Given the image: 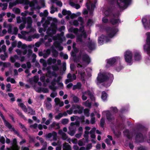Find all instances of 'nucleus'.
Instances as JSON below:
<instances>
[{
    "label": "nucleus",
    "instance_id": "nucleus-1",
    "mask_svg": "<svg viewBox=\"0 0 150 150\" xmlns=\"http://www.w3.org/2000/svg\"><path fill=\"white\" fill-rule=\"evenodd\" d=\"M109 1L108 2V3L111 4V5L109 6L105 11L104 14L107 17L112 16L114 18H118L119 16V13H113V11L115 8V6L114 5V1Z\"/></svg>",
    "mask_w": 150,
    "mask_h": 150
},
{
    "label": "nucleus",
    "instance_id": "nucleus-2",
    "mask_svg": "<svg viewBox=\"0 0 150 150\" xmlns=\"http://www.w3.org/2000/svg\"><path fill=\"white\" fill-rule=\"evenodd\" d=\"M50 26L47 28V36L52 37L53 35L56 34L57 30V25L55 23L57 22V20L56 18H53Z\"/></svg>",
    "mask_w": 150,
    "mask_h": 150
},
{
    "label": "nucleus",
    "instance_id": "nucleus-3",
    "mask_svg": "<svg viewBox=\"0 0 150 150\" xmlns=\"http://www.w3.org/2000/svg\"><path fill=\"white\" fill-rule=\"evenodd\" d=\"M113 75L111 74H107L105 73H99L97 78V84L108 81L110 77H113Z\"/></svg>",
    "mask_w": 150,
    "mask_h": 150
},
{
    "label": "nucleus",
    "instance_id": "nucleus-4",
    "mask_svg": "<svg viewBox=\"0 0 150 150\" xmlns=\"http://www.w3.org/2000/svg\"><path fill=\"white\" fill-rule=\"evenodd\" d=\"M114 1L117 2V7L119 8L120 10H123L127 8L128 6L130 4L132 1Z\"/></svg>",
    "mask_w": 150,
    "mask_h": 150
},
{
    "label": "nucleus",
    "instance_id": "nucleus-5",
    "mask_svg": "<svg viewBox=\"0 0 150 150\" xmlns=\"http://www.w3.org/2000/svg\"><path fill=\"white\" fill-rule=\"evenodd\" d=\"M105 30L108 33V36L110 38L113 37L118 31V29L115 27H108L105 28Z\"/></svg>",
    "mask_w": 150,
    "mask_h": 150
},
{
    "label": "nucleus",
    "instance_id": "nucleus-6",
    "mask_svg": "<svg viewBox=\"0 0 150 150\" xmlns=\"http://www.w3.org/2000/svg\"><path fill=\"white\" fill-rule=\"evenodd\" d=\"M147 36L146 40V44L144 46V49L146 51L147 54L150 56V33L147 32L146 33Z\"/></svg>",
    "mask_w": 150,
    "mask_h": 150
},
{
    "label": "nucleus",
    "instance_id": "nucleus-7",
    "mask_svg": "<svg viewBox=\"0 0 150 150\" xmlns=\"http://www.w3.org/2000/svg\"><path fill=\"white\" fill-rule=\"evenodd\" d=\"M79 57H81L83 62L89 64L91 62V59L89 56L86 53L83 52L79 53Z\"/></svg>",
    "mask_w": 150,
    "mask_h": 150
},
{
    "label": "nucleus",
    "instance_id": "nucleus-8",
    "mask_svg": "<svg viewBox=\"0 0 150 150\" xmlns=\"http://www.w3.org/2000/svg\"><path fill=\"white\" fill-rule=\"evenodd\" d=\"M64 34L63 32H62L59 34H57V35L53 37V39L54 40H58V41L60 42L61 43H62L64 40H66V38L64 36Z\"/></svg>",
    "mask_w": 150,
    "mask_h": 150
},
{
    "label": "nucleus",
    "instance_id": "nucleus-9",
    "mask_svg": "<svg viewBox=\"0 0 150 150\" xmlns=\"http://www.w3.org/2000/svg\"><path fill=\"white\" fill-rule=\"evenodd\" d=\"M132 53L131 52L127 50L125 53L124 57L126 62L130 63L132 60Z\"/></svg>",
    "mask_w": 150,
    "mask_h": 150
},
{
    "label": "nucleus",
    "instance_id": "nucleus-10",
    "mask_svg": "<svg viewBox=\"0 0 150 150\" xmlns=\"http://www.w3.org/2000/svg\"><path fill=\"white\" fill-rule=\"evenodd\" d=\"M135 139L136 142L137 143H142L144 141V137L143 134L139 132H137L136 134Z\"/></svg>",
    "mask_w": 150,
    "mask_h": 150
},
{
    "label": "nucleus",
    "instance_id": "nucleus-11",
    "mask_svg": "<svg viewBox=\"0 0 150 150\" xmlns=\"http://www.w3.org/2000/svg\"><path fill=\"white\" fill-rule=\"evenodd\" d=\"M91 1H87V2L86 4V6L88 10H90V6H91V8L92 10H93L96 7L95 4L97 1H96L94 3H93Z\"/></svg>",
    "mask_w": 150,
    "mask_h": 150
},
{
    "label": "nucleus",
    "instance_id": "nucleus-12",
    "mask_svg": "<svg viewBox=\"0 0 150 150\" xmlns=\"http://www.w3.org/2000/svg\"><path fill=\"white\" fill-rule=\"evenodd\" d=\"M24 1H15L13 2H10L9 4V8H11L14 6L18 4H22L24 3Z\"/></svg>",
    "mask_w": 150,
    "mask_h": 150
},
{
    "label": "nucleus",
    "instance_id": "nucleus-13",
    "mask_svg": "<svg viewBox=\"0 0 150 150\" xmlns=\"http://www.w3.org/2000/svg\"><path fill=\"white\" fill-rule=\"evenodd\" d=\"M96 45V42H95L91 40L88 42L87 47L90 50H92L95 49Z\"/></svg>",
    "mask_w": 150,
    "mask_h": 150
},
{
    "label": "nucleus",
    "instance_id": "nucleus-14",
    "mask_svg": "<svg viewBox=\"0 0 150 150\" xmlns=\"http://www.w3.org/2000/svg\"><path fill=\"white\" fill-rule=\"evenodd\" d=\"M72 107L73 109H77L78 112H79V114H81L83 112V107H81L80 106L76 104L72 105Z\"/></svg>",
    "mask_w": 150,
    "mask_h": 150
},
{
    "label": "nucleus",
    "instance_id": "nucleus-15",
    "mask_svg": "<svg viewBox=\"0 0 150 150\" xmlns=\"http://www.w3.org/2000/svg\"><path fill=\"white\" fill-rule=\"evenodd\" d=\"M32 1L30 2V1H24L25 4H29L30 6L31 7H34L35 4L37 3L38 2V1Z\"/></svg>",
    "mask_w": 150,
    "mask_h": 150
},
{
    "label": "nucleus",
    "instance_id": "nucleus-16",
    "mask_svg": "<svg viewBox=\"0 0 150 150\" xmlns=\"http://www.w3.org/2000/svg\"><path fill=\"white\" fill-rule=\"evenodd\" d=\"M115 18L112 17L111 18L110 20V22L113 25H115L118 23L119 22H120V20L119 19H116Z\"/></svg>",
    "mask_w": 150,
    "mask_h": 150
},
{
    "label": "nucleus",
    "instance_id": "nucleus-17",
    "mask_svg": "<svg viewBox=\"0 0 150 150\" xmlns=\"http://www.w3.org/2000/svg\"><path fill=\"white\" fill-rule=\"evenodd\" d=\"M106 38L105 36L102 35L100 36L98 38V44L102 45L103 44V42H105V38Z\"/></svg>",
    "mask_w": 150,
    "mask_h": 150
},
{
    "label": "nucleus",
    "instance_id": "nucleus-18",
    "mask_svg": "<svg viewBox=\"0 0 150 150\" xmlns=\"http://www.w3.org/2000/svg\"><path fill=\"white\" fill-rule=\"evenodd\" d=\"M116 61L115 57H114L111 58L108 60L107 63L110 66H112L114 64Z\"/></svg>",
    "mask_w": 150,
    "mask_h": 150
},
{
    "label": "nucleus",
    "instance_id": "nucleus-19",
    "mask_svg": "<svg viewBox=\"0 0 150 150\" xmlns=\"http://www.w3.org/2000/svg\"><path fill=\"white\" fill-rule=\"evenodd\" d=\"M82 84L80 82H78L76 84L73 86L72 89L75 90L76 89L80 90L81 89Z\"/></svg>",
    "mask_w": 150,
    "mask_h": 150
},
{
    "label": "nucleus",
    "instance_id": "nucleus-20",
    "mask_svg": "<svg viewBox=\"0 0 150 150\" xmlns=\"http://www.w3.org/2000/svg\"><path fill=\"white\" fill-rule=\"evenodd\" d=\"M62 148L63 150H71L70 145L66 142L63 144Z\"/></svg>",
    "mask_w": 150,
    "mask_h": 150
},
{
    "label": "nucleus",
    "instance_id": "nucleus-21",
    "mask_svg": "<svg viewBox=\"0 0 150 150\" xmlns=\"http://www.w3.org/2000/svg\"><path fill=\"white\" fill-rule=\"evenodd\" d=\"M134 58L136 61H139L141 58V56L140 53L139 52H136L134 54Z\"/></svg>",
    "mask_w": 150,
    "mask_h": 150
},
{
    "label": "nucleus",
    "instance_id": "nucleus-22",
    "mask_svg": "<svg viewBox=\"0 0 150 150\" xmlns=\"http://www.w3.org/2000/svg\"><path fill=\"white\" fill-rule=\"evenodd\" d=\"M27 112L28 114H30L31 115H34L35 114V110H34L30 106H28Z\"/></svg>",
    "mask_w": 150,
    "mask_h": 150
},
{
    "label": "nucleus",
    "instance_id": "nucleus-23",
    "mask_svg": "<svg viewBox=\"0 0 150 150\" xmlns=\"http://www.w3.org/2000/svg\"><path fill=\"white\" fill-rule=\"evenodd\" d=\"M16 112L18 115L21 118L23 119L24 120H26L27 119L24 115L23 114L22 112L20 111L19 110L17 109L16 110Z\"/></svg>",
    "mask_w": 150,
    "mask_h": 150
},
{
    "label": "nucleus",
    "instance_id": "nucleus-24",
    "mask_svg": "<svg viewBox=\"0 0 150 150\" xmlns=\"http://www.w3.org/2000/svg\"><path fill=\"white\" fill-rule=\"evenodd\" d=\"M106 116L107 119L110 122L111 121L113 118L112 114L110 112L106 113Z\"/></svg>",
    "mask_w": 150,
    "mask_h": 150
},
{
    "label": "nucleus",
    "instance_id": "nucleus-25",
    "mask_svg": "<svg viewBox=\"0 0 150 150\" xmlns=\"http://www.w3.org/2000/svg\"><path fill=\"white\" fill-rule=\"evenodd\" d=\"M79 74H80L82 81H85V77L86 74L83 71L81 70L78 71Z\"/></svg>",
    "mask_w": 150,
    "mask_h": 150
},
{
    "label": "nucleus",
    "instance_id": "nucleus-26",
    "mask_svg": "<svg viewBox=\"0 0 150 150\" xmlns=\"http://www.w3.org/2000/svg\"><path fill=\"white\" fill-rule=\"evenodd\" d=\"M67 78L68 79H70L71 80H75L76 78V75L75 74H73L72 76L71 74L69 73L67 75Z\"/></svg>",
    "mask_w": 150,
    "mask_h": 150
},
{
    "label": "nucleus",
    "instance_id": "nucleus-27",
    "mask_svg": "<svg viewBox=\"0 0 150 150\" xmlns=\"http://www.w3.org/2000/svg\"><path fill=\"white\" fill-rule=\"evenodd\" d=\"M107 98V94L105 91H103L102 92L101 98L104 101L106 100Z\"/></svg>",
    "mask_w": 150,
    "mask_h": 150
},
{
    "label": "nucleus",
    "instance_id": "nucleus-28",
    "mask_svg": "<svg viewBox=\"0 0 150 150\" xmlns=\"http://www.w3.org/2000/svg\"><path fill=\"white\" fill-rule=\"evenodd\" d=\"M62 13L64 16L66 15H70L71 13L70 11H67L65 9H64L62 11Z\"/></svg>",
    "mask_w": 150,
    "mask_h": 150
},
{
    "label": "nucleus",
    "instance_id": "nucleus-29",
    "mask_svg": "<svg viewBox=\"0 0 150 150\" xmlns=\"http://www.w3.org/2000/svg\"><path fill=\"white\" fill-rule=\"evenodd\" d=\"M4 122V123L5 126L8 128L9 129H11L12 128V125L6 120L5 119L3 120Z\"/></svg>",
    "mask_w": 150,
    "mask_h": 150
},
{
    "label": "nucleus",
    "instance_id": "nucleus-30",
    "mask_svg": "<svg viewBox=\"0 0 150 150\" xmlns=\"http://www.w3.org/2000/svg\"><path fill=\"white\" fill-rule=\"evenodd\" d=\"M49 67H47V74H51V75L54 76L55 77H56L57 76V74H56V72L54 71H53L51 72L49 70Z\"/></svg>",
    "mask_w": 150,
    "mask_h": 150
},
{
    "label": "nucleus",
    "instance_id": "nucleus-31",
    "mask_svg": "<svg viewBox=\"0 0 150 150\" xmlns=\"http://www.w3.org/2000/svg\"><path fill=\"white\" fill-rule=\"evenodd\" d=\"M86 93V94L90 96L91 99L93 100L94 99V97L93 94L90 91L88 90Z\"/></svg>",
    "mask_w": 150,
    "mask_h": 150
},
{
    "label": "nucleus",
    "instance_id": "nucleus-32",
    "mask_svg": "<svg viewBox=\"0 0 150 150\" xmlns=\"http://www.w3.org/2000/svg\"><path fill=\"white\" fill-rule=\"evenodd\" d=\"M53 3H56L58 6L61 7L62 6V3L60 1H51Z\"/></svg>",
    "mask_w": 150,
    "mask_h": 150
},
{
    "label": "nucleus",
    "instance_id": "nucleus-33",
    "mask_svg": "<svg viewBox=\"0 0 150 150\" xmlns=\"http://www.w3.org/2000/svg\"><path fill=\"white\" fill-rule=\"evenodd\" d=\"M28 137L29 139V142L30 144H31L35 142V138L34 137L31 136L30 135L28 136Z\"/></svg>",
    "mask_w": 150,
    "mask_h": 150
},
{
    "label": "nucleus",
    "instance_id": "nucleus-34",
    "mask_svg": "<svg viewBox=\"0 0 150 150\" xmlns=\"http://www.w3.org/2000/svg\"><path fill=\"white\" fill-rule=\"evenodd\" d=\"M52 56L54 57H57L58 55V52L55 49L53 50H52Z\"/></svg>",
    "mask_w": 150,
    "mask_h": 150
},
{
    "label": "nucleus",
    "instance_id": "nucleus-35",
    "mask_svg": "<svg viewBox=\"0 0 150 150\" xmlns=\"http://www.w3.org/2000/svg\"><path fill=\"white\" fill-rule=\"evenodd\" d=\"M40 62L42 64V65L44 67H47V62L43 59H40Z\"/></svg>",
    "mask_w": 150,
    "mask_h": 150
},
{
    "label": "nucleus",
    "instance_id": "nucleus-36",
    "mask_svg": "<svg viewBox=\"0 0 150 150\" xmlns=\"http://www.w3.org/2000/svg\"><path fill=\"white\" fill-rule=\"evenodd\" d=\"M89 132L88 131H85L84 132V134L83 135V137L85 138L87 142L88 138V134Z\"/></svg>",
    "mask_w": 150,
    "mask_h": 150
},
{
    "label": "nucleus",
    "instance_id": "nucleus-37",
    "mask_svg": "<svg viewBox=\"0 0 150 150\" xmlns=\"http://www.w3.org/2000/svg\"><path fill=\"white\" fill-rule=\"evenodd\" d=\"M125 132V133H127L126 136L127 139L129 140L132 139V138L129 132V130L126 129Z\"/></svg>",
    "mask_w": 150,
    "mask_h": 150
},
{
    "label": "nucleus",
    "instance_id": "nucleus-38",
    "mask_svg": "<svg viewBox=\"0 0 150 150\" xmlns=\"http://www.w3.org/2000/svg\"><path fill=\"white\" fill-rule=\"evenodd\" d=\"M51 67L52 70L54 71H57L59 70V67L56 64L52 65Z\"/></svg>",
    "mask_w": 150,
    "mask_h": 150
},
{
    "label": "nucleus",
    "instance_id": "nucleus-39",
    "mask_svg": "<svg viewBox=\"0 0 150 150\" xmlns=\"http://www.w3.org/2000/svg\"><path fill=\"white\" fill-rule=\"evenodd\" d=\"M73 99L74 103H78L79 100V98L76 96H74L73 97Z\"/></svg>",
    "mask_w": 150,
    "mask_h": 150
},
{
    "label": "nucleus",
    "instance_id": "nucleus-40",
    "mask_svg": "<svg viewBox=\"0 0 150 150\" xmlns=\"http://www.w3.org/2000/svg\"><path fill=\"white\" fill-rule=\"evenodd\" d=\"M83 36V34H81L80 35L77 36L76 37V40L79 41L81 42L82 41V37Z\"/></svg>",
    "mask_w": 150,
    "mask_h": 150
},
{
    "label": "nucleus",
    "instance_id": "nucleus-41",
    "mask_svg": "<svg viewBox=\"0 0 150 150\" xmlns=\"http://www.w3.org/2000/svg\"><path fill=\"white\" fill-rule=\"evenodd\" d=\"M84 113L85 115L87 117L89 115V110L88 109L86 108L84 110Z\"/></svg>",
    "mask_w": 150,
    "mask_h": 150
},
{
    "label": "nucleus",
    "instance_id": "nucleus-42",
    "mask_svg": "<svg viewBox=\"0 0 150 150\" xmlns=\"http://www.w3.org/2000/svg\"><path fill=\"white\" fill-rule=\"evenodd\" d=\"M62 43L60 42L57 41L54 42L53 45L56 47L57 48L61 45V44Z\"/></svg>",
    "mask_w": 150,
    "mask_h": 150
},
{
    "label": "nucleus",
    "instance_id": "nucleus-43",
    "mask_svg": "<svg viewBox=\"0 0 150 150\" xmlns=\"http://www.w3.org/2000/svg\"><path fill=\"white\" fill-rule=\"evenodd\" d=\"M66 36L68 38H71L72 39H74L75 37V36L73 34H70L69 33L67 34L66 35Z\"/></svg>",
    "mask_w": 150,
    "mask_h": 150
},
{
    "label": "nucleus",
    "instance_id": "nucleus-44",
    "mask_svg": "<svg viewBox=\"0 0 150 150\" xmlns=\"http://www.w3.org/2000/svg\"><path fill=\"white\" fill-rule=\"evenodd\" d=\"M3 6V7L2 8V10H4L6 9L7 8V6H8V4L7 3H4L3 4L2 3V5H1V7Z\"/></svg>",
    "mask_w": 150,
    "mask_h": 150
},
{
    "label": "nucleus",
    "instance_id": "nucleus-45",
    "mask_svg": "<svg viewBox=\"0 0 150 150\" xmlns=\"http://www.w3.org/2000/svg\"><path fill=\"white\" fill-rule=\"evenodd\" d=\"M76 117L78 118V119L80 120L81 123H83L84 122L85 117L84 116L82 115L80 117Z\"/></svg>",
    "mask_w": 150,
    "mask_h": 150
},
{
    "label": "nucleus",
    "instance_id": "nucleus-46",
    "mask_svg": "<svg viewBox=\"0 0 150 150\" xmlns=\"http://www.w3.org/2000/svg\"><path fill=\"white\" fill-rule=\"evenodd\" d=\"M105 123V121L104 119L101 118L100 121V126L102 128L104 127V125Z\"/></svg>",
    "mask_w": 150,
    "mask_h": 150
},
{
    "label": "nucleus",
    "instance_id": "nucleus-47",
    "mask_svg": "<svg viewBox=\"0 0 150 150\" xmlns=\"http://www.w3.org/2000/svg\"><path fill=\"white\" fill-rule=\"evenodd\" d=\"M75 53L72 51L71 52V56L74 57V60L75 62L76 61V54Z\"/></svg>",
    "mask_w": 150,
    "mask_h": 150
},
{
    "label": "nucleus",
    "instance_id": "nucleus-48",
    "mask_svg": "<svg viewBox=\"0 0 150 150\" xmlns=\"http://www.w3.org/2000/svg\"><path fill=\"white\" fill-rule=\"evenodd\" d=\"M6 87L7 88L6 91L7 92H11V90L10 89L11 88V84L9 83H8L6 86Z\"/></svg>",
    "mask_w": 150,
    "mask_h": 150
},
{
    "label": "nucleus",
    "instance_id": "nucleus-49",
    "mask_svg": "<svg viewBox=\"0 0 150 150\" xmlns=\"http://www.w3.org/2000/svg\"><path fill=\"white\" fill-rule=\"evenodd\" d=\"M40 17L47 16V10H45L44 11V13L41 12L40 13Z\"/></svg>",
    "mask_w": 150,
    "mask_h": 150
},
{
    "label": "nucleus",
    "instance_id": "nucleus-50",
    "mask_svg": "<svg viewBox=\"0 0 150 150\" xmlns=\"http://www.w3.org/2000/svg\"><path fill=\"white\" fill-rule=\"evenodd\" d=\"M69 122V120L66 118H64L62 119V123L63 125H65L67 124Z\"/></svg>",
    "mask_w": 150,
    "mask_h": 150
},
{
    "label": "nucleus",
    "instance_id": "nucleus-51",
    "mask_svg": "<svg viewBox=\"0 0 150 150\" xmlns=\"http://www.w3.org/2000/svg\"><path fill=\"white\" fill-rule=\"evenodd\" d=\"M68 137V136L65 133H63V134L62 135V138L63 140H66Z\"/></svg>",
    "mask_w": 150,
    "mask_h": 150
},
{
    "label": "nucleus",
    "instance_id": "nucleus-52",
    "mask_svg": "<svg viewBox=\"0 0 150 150\" xmlns=\"http://www.w3.org/2000/svg\"><path fill=\"white\" fill-rule=\"evenodd\" d=\"M78 20L81 22V25H82L84 23L83 18L81 17H79L78 18Z\"/></svg>",
    "mask_w": 150,
    "mask_h": 150
},
{
    "label": "nucleus",
    "instance_id": "nucleus-53",
    "mask_svg": "<svg viewBox=\"0 0 150 150\" xmlns=\"http://www.w3.org/2000/svg\"><path fill=\"white\" fill-rule=\"evenodd\" d=\"M144 28L146 29H149V23L148 22L143 24Z\"/></svg>",
    "mask_w": 150,
    "mask_h": 150
},
{
    "label": "nucleus",
    "instance_id": "nucleus-54",
    "mask_svg": "<svg viewBox=\"0 0 150 150\" xmlns=\"http://www.w3.org/2000/svg\"><path fill=\"white\" fill-rule=\"evenodd\" d=\"M63 117V114L62 113H60L58 114L55 116V118L57 119H59Z\"/></svg>",
    "mask_w": 150,
    "mask_h": 150
},
{
    "label": "nucleus",
    "instance_id": "nucleus-55",
    "mask_svg": "<svg viewBox=\"0 0 150 150\" xmlns=\"http://www.w3.org/2000/svg\"><path fill=\"white\" fill-rule=\"evenodd\" d=\"M54 9H55L56 10L57 9V8H55L53 5H52L51 7V10L50 11V13L51 14H53L55 12Z\"/></svg>",
    "mask_w": 150,
    "mask_h": 150
},
{
    "label": "nucleus",
    "instance_id": "nucleus-56",
    "mask_svg": "<svg viewBox=\"0 0 150 150\" xmlns=\"http://www.w3.org/2000/svg\"><path fill=\"white\" fill-rule=\"evenodd\" d=\"M11 64L10 62H4L3 67H4L6 68L8 67L11 66Z\"/></svg>",
    "mask_w": 150,
    "mask_h": 150
},
{
    "label": "nucleus",
    "instance_id": "nucleus-57",
    "mask_svg": "<svg viewBox=\"0 0 150 150\" xmlns=\"http://www.w3.org/2000/svg\"><path fill=\"white\" fill-rule=\"evenodd\" d=\"M39 79V76L37 75L35 76L34 77L33 81L34 82L36 83L38 82Z\"/></svg>",
    "mask_w": 150,
    "mask_h": 150
},
{
    "label": "nucleus",
    "instance_id": "nucleus-58",
    "mask_svg": "<svg viewBox=\"0 0 150 150\" xmlns=\"http://www.w3.org/2000/svg\"><path fill=\"white\" fill-rule=\"evenodd\" d=\"M26 22H27V24L32 23L33 21L31 18L30 17H28L27 18V20Z\"/></svg>",
    "mask_w": 150,
    "mask_h": 150
},
{
    "label": "nucleus",
    "instance_id": "nucleus-59",
    "mask_svg": "<svg viewBox=\"0 0 150 150\" xmlns=\"http://www.w3.org/2000/svg\"><path fill=\"white\" fill-rule=\"evenodd\" d=\"M43 27L44 28V31L45 32L47 28V20L45 21V23L42 25Z\"/></svg>",
    "mask_w": 150,
    "mask_h": 150
},
{
    "label": "nucleus",
    "instance_id": "nucleus-60",
    "mask_svg": "<svg viewBox=\"0 0 150 150\" xmlns=\"http://www.w3.org/2000/svg\"><path fill=\"white\" fill-rule=\"evenodd\" d=\"M85 105L86 106L91 108V103L88 102L87 101H86L84 103Z\"/></svg>",
    "mask_w": 150,
    "mask_h": 150
},
{
    "label": "nucleus",
    "instance_id": "nucleus-61",
    "mask_svg": "<svg viewBox=\"0 0 150 150\" xmlns=\"http://www.w3.org/2000/svg\"><path fill=\"white\" fill-rule=\"evenodd\" d=\"M57 95V93L56 92L54 91V92H52L51 93L50 96L52 98H54Z\"/></svg>",
    "mask_w": 150,
    "mask_h": 150
},
{
    "label": "nucleus",
    "instance_id": "nucleus-62",
    "mask_svg": "<svg viewBox=\"0 0 150 150\" xmlns=\"http://www.w3.org/2000/svg\"><path fill=\"white\" fill-rule=\"evenodd\" d=\"M137 128L138 129L144 130L145 129V127L144 126L141 125H139L137 126Z\"/></svg>",
    "mask_w": 150,
    "mask_h": 150
},
{
    "label": "nucleus",
    "instance_id": "nucleus-63",
    "mask_svg": "<svg viewBox=\"0 0 150 150\" xmlns=\"http://www.w3.org/2000/svg\"><path fill=\"white\" fill-rule=\"evenodd\" d=\"M0 142L2 144L5 143V139L2 136L0 138Z\"/></svg>",
    "mask_w": 150,
    "mask_h": 150
},
{
    "label": "nucleus",
    "instance_id": "nucleus-64",
    "mask_svg": "<svg viewBox=\"0 0 150 150\" xmlns=\"http://www.w3.org/2000/svg\"><path fill=\"white\" fill-rule=\"evenodd\" d=\"M40 35L38 33H36L32 36V37L33 38H39Z\"/></svg>",
    "mask_w": 150,
    "mask_h": 150
}]
</instances>
